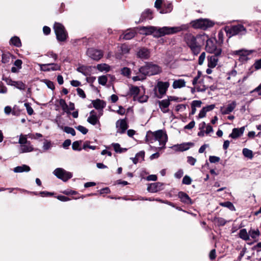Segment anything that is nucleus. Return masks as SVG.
<instances>
[{
	"mask_svg": "<svg viewBox=\"0 0 261 261\" xmlns=\"http://www.w3.org/2000/svg\"><path fill=\"white\" fill-rule=\"evenodd\" d=\"M75 128L84 135L86 134L88 131V129L82 125H79Z\"/></svg>",
	"mask_w": 261,
	"mask_h": 261,
	"instance_id": "obj_50",
	"label": "nucleus"
},
{
	"mask_svg": "<svg viewBox=\"0 0 261 261\" xmlns=\"http://www.w3.org/2000/svg\"><path fill=\"white\" fill-rule=\"evenodd\" d=\"M77 70L79 72L82 73L85 75H87L88 74V68L85 66H81L77 68Z\"/></svg>",
	"mask_w": 261,
	"mask_h": 261,
	"instance_id": "obj_45",
	"label": "nucleus"
},
{
	"mask_svg": "<svg viewBox=\"0 0 261 261\" xmlns=\"http://www.w3.org/2000/svg\"><path fill=\"white\" fill-rule=\"evenodd\" d=\"M24 106L27 109L28 114L29 115H32L34 113V110L31 107L30 104L29 103L27 102L24 104Z\"/></svg>",
	"mask_w": 261,
	"mask_h": 261,
	"instance_id": "obj_46",
	"label": "nucleus"
},
{
	"mask_svg": "<svg viewBox=\"0 0 261 261\" xmlns=\"http://www.w3.org/2000/svg\"><path fill=\"white\" fill-rule=\"evenodd\" d=\"M116 127L117 128V133L121 134L125 132L128 128V125L125 119H120L117 121Z\"/></svg>",
	"mask_w": 261,
	"mask_h": 261,
	"instance_id": "obj_16",
	"label": "nucleus"
},
{
	"mask_svg": "<svg viewBox=\"0 0 261 261\" xmlns=\"http://www.w3.org/2000/svg\"><path fill=\"white\" fill-rule=\"evenodd\" d=\"M135 34L136 33L134 31H129L128 32H126L124 34L121 35L120 37V39L123 38L124 39L129 40L134 37Z\"/></svg>",
	"mask_w": 261,
	"mask_h": 261,
	"instance_id": "obj_33",
	"label": "nucleus"
},
{
	"mask_svg": "<svg viewBox=\"0 0 261 261\" xmlns=\"http://www.w3.org/2000/svg\"><path fill=\"white\" fill-rule=\"evenodd\" d=\"M176 99V98L173 96H168V99H163L159 101V106L161 111L165 113L169 111L168 107L170 104L171 101H173Z\"/></svg>",
	"mask_w": 261,
	"mask_h": 261,
	"instance_id": "obj_11",
	"label": "nucleus"
},
{
	"mask_svg": "<svg viewBox=\"0 0 261 261\" xmlns=\"http://www.w3.org/2000/svg\"><path fill=\"white\" fill-rule=\"evenodd\" d=\"M38 65L40 67V70L43 71H49L50 70L55 71L60 69V66L54 63L45 64H38Z\"/></svg>",
	"mask_w": 261,
	"mask_h": 261,
	"instance_id": "obj_15",
	"label": "nucleus"
},
{
	"mask_svg": "<svg viewBox=\"0 0 261 261\" xmlns=\"http://www.w3.org/2000/svg\"><path fill=\"white\" fill-rule=\"evenodd\" d=\"M102 115V113L100 114L99 116L97 115L96 113L92 110L90 113V116L87 119V121L92 125H95L97 123H99V118Z\"/></svg>",
	"mask_w": 261,
	"mask_h": 261,
	"instance_id": "obj_17",
	"label": "nucleus"
},
{
	"mask_svg": "<svg viewBox=\"0 0 261 261\" xmlns=\"http://www.w3.org/2000/svg\"><path fill=\"white\" fill-rule=\"evenodd\" d=\"M80 142H81V141L79 142L77 141L74 142L72 145V149L74 150H81V148H79L80 145Z\"/></svg>",
	"mask_w": 261,
	"mask_h": 261,
	"instance_id": "obj_49",
	"label": "nucleus"
},
{
	"mask_svg": "<svg viewBox=\"0 0 261 261\" xmlns=\"http://www.w3.org/2000/svg\"><path fill=\"white\" fill-rule=\"evenodd\" d=\"M239 236L241 239L245 241L249 240V231L247 232L245 228L242 229L240 230Z\"/></svg>",
	"mask_w": 261,
	"mask_h": 261,
	"instance_id": "obj_32",
	"label": "nucleus"
},
{
	"mask_svg": "<svg viewBox=\"0 0 261 261\" xmlns=\"http://www.w3.org/2000/svg\"><path fill=\"white\" fill-rule=\"evenodd\" d=\"M205 57H206V54L204 52H203L200 54V56L199 57V59H198V64L199 65H202L203 64L204 61L205 59Z\"/></svg>",
	"mask_w": 261,
	"mask_h": 261,
	"instance_id": "obj_47",
	"label": "nucleus"
},
{
	"mask_svg": "<svg viewBox=\"0 0 261 261\" xmlns=\"http://www.w3.org/2000/svg\"><path fill=\"white\" fill-rule=\"evenodd\" d=\"M219 56L214 54V55L207 57V66L209 68H214L217 66Z\"/></svg>",
	"mask_w": 261,
	"mask_h": 261,
	"instance_id": "obj_20",
	"label": "nucleus"
},
{
	"mask_svg": "<svg viewBox=\"0 0 261 261\" xmlns=\"http://www.w3.org/2000/svg\"><path fill=\"white\" fill-rule=\"evenodd\" d=\"M188 28V24H182L179 27H164L162 28L150 26L148 27H142L140 28V31L141 33L146 35L153 34L155 37H160L166 35H171L182 31L187 30Z\"/></svg>",
	"mask_w": 261,
	"mask_h": 261,
	"instance_id": "obj_1",
	"label": "nucleus"
},
{
	"mask_svg": "<svg viewBox=\"0 0 261 261\" xmlns=\"http://www.w3.org/2000/svg\"><path fill=\"white\" fill-rule=\"evenodd\" d=\"M246 29L243 25L238 24L236 25H231L229 28V38L234 35L245 34Z\"/></svg>",
	"mask_w": 261,
	"mask_h": 261,
	"instance_id": "obj_12",
	"label": "nucleus"
},
{
	"mask_svg": "<svg viewBox=\"0 0 261 261\" xmlns=\"http://www.w3.org/2000/svg\"><path fill=\"white\" fill-rule=\"evenodd\" d=\"M144 153L143 152H139V153H138L137 155H136V158H133L132 159V161L133 162V163L135 164H136L137 163H138V157L139 156H141L142 158H143L144 157Z\"/></svg>",
	"mask_w": 261,
	"mask_h": 261,
	"instance_id": "obj_56",
	"label": "nucleus"
},
{
	"mask_svg": "<svg viewBox=\"0 0 261 261\" xmlns=\"http://www.w3.org/2000/svg\"><path fill=\"white\" fill-rule=\"evenodd\" d=\"M200 77V73L198 72L197 75H196L193 79L192 81V84L194 86H195L197 83Z\"/></svg>",
	"mask_w": 261,
	"mask_h": 261,
	"instance_id": "obj_62",
	"label": "nucleus"
},
{
	"mask_svg": "<svg viewBox=\"0 0 261 261\" xmlns=\"http://www.w3.org/2000/svg\"><path fill=\"white\" fill-rule=\"evenodd\" d=\"M152 18L151 12L149 10H147L142 14L140 20V21H143L147 19H151Z\"/></svg>",
	"mask_w": 261,
	"mask_h": 261,
	"instance_id": "obj_31",
	"label": "nucleus"
},
{
	"mask_svg": "<svg viewBox=\"0 0 261 261\" xmlns=\"http://www.w3.org/2000/svg\"><path fill=\"white\" fill-rule=\"evenodd\" d=\"M249 240L250 238L254 241L256 242L258 240V238L260 235V231L258 229H252L250 228L249 230Z\"/></svg>",
	"mask_w": 261,
	"mask_h": 261,
	"instance_id": "obj_22",
	"label": "nucleus"
},
{
	"mask_svg": "<svg viewBox=\"0 0 261 261\" xmlns=\"http://www.w3.org/2000/svg\"><path fill=\"white\" fill-rule=\"evenodd\" d=\"M129 93L133 96L134 100H137L140 102H146L148 98V96L144 94V92L142 93V95H139V94L142 93L140 88L137 86H132L129 89Z\"/></svg>",
	"mask_w": 261,
	"mask_h": 261,
	"instance_id": "obj_4",
	"label": "nucleus"
},
{
	"mask_svg": "<svg viewBox=\"0 0 261 261\" xmlns=\"http://www.w3.org/2000/svg\"><path fill=\"white\" fill-rule=\"evenodd\" d=\"M93 107L97 110H102L106 106V103L102 100L97 99L92 102Z\"/></svg>",
	"mask_w": 261,
	"mask_h": 261,
	"instance_id": "obj_26",
	"label": "nucleus"
},
{
	"mask_svg": "<svg viewBox=\"0 0 261 261\" xmlns=\"http://www.w3.org/2000/svg\"><path fill=\"white\" fill-rule=\"evenodd\" d=\"M205 34L199 35L195 37L191 34H187L185 36V41L194 55H197L201 50V46L206 39Z\"/></svg>",
	"mask_w": 261,
	"mask_h": 261,
	"instance_id": "obj_2",
	"label": "nucleus"
},
{
	"mask_svg": "<svg viewBox=\"0 0 261 261\" xmlns=\"http://www.w3.org/2000/svg\"><path fill=\"white\" fill-rule=\"evenodd\" d=\"M97 69L100 71H109L110 70V67L107 64H100L97 65Z\"/></svg>",
	"mask_w": 261,
	"mask_h": 261,
	"instance_id": "obj_36",
	"label": "nucleus"
},
{
	"mask_svg": "<svg viewBox=\"0 0 261 261\" xmlns=\"http://www.w3.org/2000/svg\"><path fill=\"white\" fill-rule=\"evenodd\" d=\"M163 184L161 182H154L150 184L147 187V190L152 193L157 192L162 190Z\"/></svg>",
	"mask_w": 261,
	"mask_h": 261,
	"instance_id": "obj_19",
	"label": "nucleus"
},
{
	"mask_svg": "<svg viewBox=\"0 0 261 261\" xmlns=\"http://www.w3.org/2000/svg\"><path fill=\"white\" fill-rule=\"evenodd\" d=\"M206 38L207 39L205 40V42H206L205 46L206 50L211 54L220 55L221 49L219 48H217L216 40L214 39L209 38L207 35H206Z\"/></svg>",
	"mask_w": 261,
	"mask_h": 261,
	"instance_id": "obj_5",
	"label": "nucleus"
},
{
	"mask_svg": "<svg viewBox=\"0 0 261 261\" xmlns=\"http://www.w3.org/2000/svg\"><path fill=\"white\" fill-rule=\"evenodd\" d=\"M146 141L148 143H153L155 142L154 132H147L146 136Z\"/></svg>",
	"mask_w": 261,
	"mask_h": 261,
	"instance_id": "obj_30",
	"label": "nucleus"
},
{
	"mask_svg": "<svg viewBox=\"0 0 261 261\" xmlns=\"http://www.w3.org/2000/svg\"><path fill=\"white\" fill-rule=\"evenodd\" d=\"M206 129L204 130L205 134L208 135L211 133L213 132V127L210 125H207L206 126Z\"/></svg>",
	"mask_w": 261,
	"mask_h": 261,
	"instance_id": "obj_63",
	"label": "nucleus"
},
{
	"mask_svg": "<svg viewBox=\"0 0 261 261\" xmlns=\"http://www.w3.org/2000/svg\"><path fill=\"white\" fill-rule=\"evenodd\" d=\"M61 128L63 129V130L65 133H66L67 134H70L71 135H72L73 136H74L76 134L75 130L72 127H68V126H65V127H63L62 126V127H61Z\"/></svg>",
	"mask_w": 261,
	"mask_h": 261,
	"instance_id": "obj_41",
	"label": "nucleus"
},
{
	"mask_svg": "<svg viewBox=\"0 0 261 261\" xmlns=\"http://www.w3.org/2000/svg\"><path fill=\"white\" fill-rule=\"evenodd\" d=\"M107 77L105 75L99 76L98 79V83L102 85H105L107 82Z\"/></svg>",
	"mask_w": 261,
	"mask_h": 261,
	"instance_id": "obj_44",
	"label": "nucleus"
},
{
	"mask_svg": "<svg viewBox=\"0 0 261 261\" xmlns=\"http://www.w3.org/2000/svg\"><path fill=\"white\" fill-rule=\"evenodd\" d=\"M178 197L180 199V200L185 203L189 204L191 203V199L189 196L185 193L183 192H180L178 193Z\"/></svg>",
	"mask_w": 261,
	"mask_h": 261,
	"instance_id": "obj_28",
	"label": "nucleus"
},
{
	"mask_svg": "<svg viewBox=\"0 0 261 261\" xmlns=\"http://www.w3.org/2000/svg\"><path fill=\"white\" fill-rule=\"evenodd\" d=\"M245 130V127H241L239 128H234L232 129V133L229 135L232 138H237L243 135Z\"/></svg>",
	"mask_w": 261,
	"mask_h": 261,
	"instance_id": "obj_24",
	"label": "nucleus"
},
{
	"mask_svg": "<svg viewBox=\"0 0 261 261\" xmlns=\"http://www.w3.org/2000/svg\"><path fill=\"white\" fill-rule=\"evenodd\" d=\"M59 105L65 112L68 113V106L67 105L65 100L60 99L59 100Z\"/></svg>",
	"mask_w": 261,
	"mask_h": 261,
	"instance_id": "obj_40",
	"label": "nucleus"
},
{
	"mask_svg": "<svg viewBox=\"0 0 261 261\" xmlns=\"http://www.w3.org/2000/svg\"><path fill=\"white\" fill-rule=\"evenodd\" d=\"M242 152L245 157L248 158L249 159H252L253 156L252 151L247 148H244Z\"/></svg>",
	"mask_w": 261,
	"mask_h": 261,
	"instance_id": "obj_39",
	"label": "nucleus"
},
{
	"mask_svg": "<svg viewBox=\"0 0 261 261\" xmlns=\"http://www.w3.org/2000/svg\"><path fill=\"white\" fill-rule=\"evenodd\" d=\"M215 107V106L214 105H211L207 106L206 107H203L202 109V110L200 111L199 115H198V117L199 118H202L204 117L206 115V113L207 112H209V111L213 110L214 109Z\"/></svg>",
	"mask_w": 261,
	"mask_h": 261,
	"instance_id": "obj_25",
	"label": "nucleus"
},
{
	"mask_svg": "<svg viewBox=\"0 0 261 261\" xmlns=\"http://www.w3.org/2000/svg\"><path fill=\"white\" fill-rule=\"evenodd\" d=\"M120 48L121 51V54L122 55L128 54L129 52L130 47L125 44L121 45Z\"/></svg>",
	"mask_w": 261,
	"mask_h": 261,
	"instance_id": "obj_42",
	"label": "nucleus"
},
{
	"mask_svg": "<svg viewBox=\"0 0 261 261\" xmlns=\"http://www.w3.org/2000/svg\"><path fill=\"white\" fill-rule=\"evenodd\" d=\"M150 51L147 48L142 47L138 49L137 56L141 59H147L150 57Z\"/></svg>",
	"mask_w": 261,
	"mask_h": 261,
	"instance_id": "obj_18",
	"label": "nucleus"
},
{
	"mask_svg": "<svg viewBox=\"0 0 261 261\" xmlns=\"http://www.w3.org/2000/svg\"><path fill=\"white\" fill-rule=\"evenodd\" d=\"M76 91H77V93L79 96H80L82 98L86 97V94H85L84 91L82 89L78 88L76 89Z\"/></svg>",
	"mask_w": 261,
	"mask_h": 261,
	"instance_id": "obj_60",
	"label": "nucleus"
},
{
	"mask_svg": "<svg viewBox=\"0 0 261 261\" xmlns=\"http://www.w3.org/2000/svg\"><path fill=\"white\" fill-rule=\"evenodd\" d=\"M54 29L58 40L64 41L66 39L67 33L65 31L64 27L61 23L56 22L54 24Z\"/></svg>",
	"mask_w": 261,
	"mask_h": 261,
	"instance_id": "obj_6",
	"label": "nucleus"
},
{
	"mask_svg": "<svg viewBox=\"0 0 261 261\" xmlns=\"http://www.w3.org/2000/svg\"><path fill=\"white\" fill-rule=\"evenodd\" d=\"M121 73L124 76H125L127 77H129L131 73V71L130 69L127 67H123L121 70Z\"/></svg>",
	"mask_w": 261,
	"mask_h": 261,
	"instance_id": "obj_43",
	"label": "nucleus"
},
{
	"mask_svg": "<svg viewBox=\"0 0 261 261\" xmlns=\"http://www.w3.org/2000/svg\"><path fill=\"white\" fill-rule=\"evenodd\" d=\"M139 71L141 75L133 76L132 79L135 82L144 80L146 75L150 76L157 74L161 72V69L156 64L147 63L145 65L139 68Z\"/></svg>",
	"mask_w": 261,
	"mask_h": 261,
	"instance_id": "obj_3",
	"label": "nucleus"
},
{
	"mask_svg": "<svg viewBox=\"0 0 261 261\" xmlns=\"http://www.w3.org/2000/svg\"><path fill=\"white\" fill-rule=\"evenodd\" d=\"M27 137V135L21 134L19 136L18 143L20 144V146L30 142V141H28Z\"/></svg>",
	"mask_w": 261,
	"mask_h": 261,
	"instance_id": "obj_37",
	"label": "nucleus"
},
{
	"mask_svg": "<svg viewBox=\"0 0 261 261\" xmlns=\"http://www.w3.org/2000/svg\"><path fill=\"white\" fill-rule=\"evenodd\" d=\"M186 82L184 79H178L173 81L172 87L173 89H179L186 87Z\"/></svg>",
	"mask_w": 261,
	"mask_h": 261,
	"instance_id": "obj_23",
	"label": "nucleus"
},
{
	"mask_svg": "<svg viewBox=\"0 0 261 261\" xmlns=\"http://www.w3.org/2000/svg\"><path fill=\"white\" fill-rule=\"evenodd\" d=\"M87 55L94 60H99L103 56V53L100 50L89 48L87 51Z\"/></svg>",
	"mask_w": 261,
	"mask_h": 261,
	"instance_id": "obj_13",
	"label": "nucleus"
},
{
	"mask_svg": "<svg viewBox=\"0 0 261 261\" xmlns=\"http://www.w3.org/2000/svg\"><path fill=\"white\" fill-rule=\"evenodd\" d=\"M22 61L19 59L16 60L14 62V65L18 67V69L21 68Z\"/></svg>",
	"mask_w": 261,
	"mask_h": 261,
	"instance_id": "obj_64",
	"label": "nucleus"
},
{
	"mask_svg": "<svg viewBox=\"0 0 261 261\" xmlns=\"http://www.w3.org/2000/svg\"><path fill=\"white\" fill-rule=\"evenodd\" d=\"M3 80L5 81L7 85L13 86L14 81L9 77H3Z\"/></svg>",
	"mask_w": 261,
	"mask_h": 261,
	"instance_id": "obj_54",
	"label": "nucleus"
},
{
	"mask_svg": "<svg viewBox=\"0 0 261 261\" xmlns=\"http://www.w3.org/2000/svg\"><path fill=\"white\" fill-rule=\"evenodd\" d=\"M13 86L19 90H24L26 85L21 81H14Z\"/></svg>",
	"mask_w": 261,
	"mask_h": 261,
	"instance_id": "obj_38",
	"label": "nucleus"
},
{
	"mask_svg": "<svg viewBox=\"0 0 261 261\" xmlns=\"http://www.w3.org/2000/svg\"><path fill=\"white\" fill-rule=\"evenodd\" d=\"M195 125V122L194 121H192L188 124L186 125L184 128L186 129H191L193 128Z\"/></svg>",
	"mask_w": 261,
	"mask_h": 261,
	"instance_id": "obj_58",
	"label": "nucleus"
},
{
	"mask_svg": "<svg viewBox=\"0 0 261 261\" xmlns=\"http://www.w3.org/2000/svg\"><path fill=\"white\" fill-rule=\"evenodd\" d=\"M202 102L200 100H194L192 101L191 104V107H194L196 108V107H200Z\"/></svg>",
	"mask_w": 261,
	"mask_h": 261,
	"instance_id": "obj_59",
	"label": "nucleus"
},
{
	"mask_svg": "<svg viewBox=\"0 0 261 261\" xmlns=\"http://www.w3.org/2000/svg\"><path fill=\"white\" fill-rule=\"evenodd\" d=\"M155 141L159 142L160 148H163L165 146L168 137L166 132L162 129H160L154 132Z\"/></svg>",
	"mask_w": 261,
	"mask_h": 261,
	"instance_id": "obj_9",
	"label": "nucleus"
},
{
	"mask_svg": "<svg viewBox=\"0 0 261 261\" xmlns=\"http://www.w3.org/2000/svg\"><path fill=\"white\" fill-rule=\"evenodd\" d=\"M54 174L59 179L66 181L72 177V174L63 168H58L54 171Z\"/></svg>",
	"mask_w": 261,
	"mask_h": 261,
	"instance_id": "obj_10",
	"label": "nucleus"
},
{
	"mask_svg": "<svg viewBox=\"0 0 261 261\" xmlns=\"http://www.w3.org/2000/svg\"><path fill=\"white\" fill-rule=\"evenodd\" d=\"M34 150V148L31 145V142L22 145L20 146V152L25 153L30 152Z\"/></svg>",
	"mask_w": 261,
	"mask_h": 261,
	"instance_id": "obj_27",
	"label": "nucleus"
},
{
	"mask_svg": "<svg viewBox=\"0 0 261 261\" xmlns=\"http://www.w3.org/2000/svg\"><path fill=\"white\" fill-rule=\"evenodd\" d=\"M169 85L170 84L168 82H158L154 88V91L158 90V93H156V97L161 98L163 95H165Z\"/></svg>",
	"mask_w": 261,
	"mask_h": 261,
	"instance_id": "obj_8",
	"label": "nucleus"
},
{
	"mask_svg": "<svg viewBox=\"0 0 261 261\" xmlns=\"http://www.w3.org/2000/svg\"><path fill=\"white\" fill-rule=\"evenodd\" d=\"M10 44L16 47H20L21 45V43L20 39L16 36H14L11 39Z\"/></svg>",
	"mask_w": 261,
	"mask_h": 261,
	"instance_id": "obj_34",
	"label": "nucleus"
},
{
	"mask_svg": "<svg viewBox=\"0 0 261 261\" xmlns=\"http://www.w3.org/2000/svg\"><path fill=\"white\" fill-rule=\"evenodd\" d=\"M214 22L207 19H199L191 22L192 27L196 29L206 30L213 26Z\"/></svg>",
	"mask_w": 261,
	"mask_h": 261,
	"instance_id": "obj_7",
	"label": "nucleus"
},
{
	"mask_svg": "<svg viewBox=\"0 0 261 261\" xmlns=\"http://www.w3.org/2000/svg\"><path fill=\"white\" fill-rule=\"evenodd\" d=\"M192 182V179L190 176L186 175L182 179V184L185 185H190Z\"/></svg>",
	"mask_w": 261,
	"mask_h": 261,
	"instance_id": "obj_48",
	"label": "nucleus"
},
{
	"mask_svg": "<svg viewBox=\"0 0 261 261\" xmlns=\"http://www.w3.org/2000/svg\"><path fill=\"white\" fill-rule=\"evenodd\" d=\"M45 83L46 85V86L48 87V88L54 90L55 89V86L51 81H48V80H45Z\"/></svg>",
	"mask_w": 261,
	"mask_h": 261,
	"instance_id": "obj_55",
	"label": "nucleus"
},
{
	"mask_svg": "<svg viewBox=\"0 0 261 261\" xmlns=\"http://www.w3.org/2000/svg\"><path fill=\"white\" fill-rule=\"evenodd\" d=\"M184 174V172L182 170H178L174 174V176L177 178H181Z\"/></svg>",
	"mask_w": 261,
	"mask_h": 261,
	"instance_id": "obj_61",
	"label": "nucleus"
},
{
	"mask_svg": "<svg viewBox=\"0 0 261 261\" xmlns=\"http://www.w3.org/2000/svg\"><path fill=\"white\" fill-rule=\"evenodd\" d=\"M254 52V50L240 49L233 51L231 54L239 56L240 60L246 61L248 60L247 56Z\"/></svg>",
	"mask_w": 261,
	"mask_h": 261,
	"instance_id": "obj_14",
	"label": "nucleus"
},
{
	"mask_svg": "<svg viewBox=\"0 0 261 261\" xmlns=\"http://www.w3.org/2000/svg\"><path fill=\"white\" fill-rule=\"evenodd\" d=\"M51 147L50 142L48 141L47 140H45L43 143V148L45 150H47L49 149Z\"/></svg>",
	"mask_w": 261,
	"mask_h": 261,
	"instance_id": "obj_52",
	"label": "nucleus"
},
{
	"mask_svg": "<svg viewBox=\"0 0 261 261\" xmlns=\"http://www.w3.org/2000/svg\"><path fill=\"white\" fill-rule=\"evenodd\" d=\"M187 162L189 164L193 166L195 165L196 160L192 156H188L187 158Z\"/></svg>",
	"mask_w": 261,
	"mask_h": 261,
	"instance_id": "obj_57",
	"label": "nucleus"
},
{
	"mask_svg": "<svg viewBox=\"0 0 261 261\" xmlns=\"http://www.w3.org/2000/svg\"><path fill=\"white\" fill-rule=\"evenodd\" d=\"M114 150L117 153H122L127 150L126 148H121L118 143H113L112 144Z\"/></svg>",
	"mask_w": 261,
	"mask_h": 261,
	"instance_id": "obj_35",
	"label": "nucleus"
},
{
	"mask_svg": "<svg viewBox=\"0 0 261 261\" xmlns=\"http://www.w3.org/2000/svg\"><path fill=\"white\" fill-rule=\"evenodd\" d=\"M209 161L212 163H215L219 162L220 158L216 156H210L209 157Z\"/></svg>",
	"mask_w": 261,
	"mask_h": 261,
	"instance_id": "obj_53",
	"label": "nucleus"
},
{
	"mask_svg": "<svg viewBox=\"0 0 261 261\" xmlns=\"http://www.w3.org/2000/svg\"><path fill=\"white\" fill-rule=\"evenodd\" d=\"M31 170L30 167L26 165H23L20 166H17L14 168L13 171L15 173H20L22 172H29Z\"/></svg>",
	"mask_w": 261,
	"mask_h": 261,
	"instance_id": "obj_29",
	"label": "nucleus"
},
{
	"mask_svg": "<svg viewBox=\"0 0 261 261\" xmlns=\"http://www.w3.org/2000/svg\"><path fill=\"white\" fill-rule=\"evenodd\" d=\"M254 68L256 70H259L261 68V58L259 60L255 61L253 64Z\"/></svg>",
	"mask_w": 261,
	"mask_h": 261,
	"instance_id": "obj_51",
	"label": "nucleus"
},
{
	"mask_svg": "<svg viewBox=\"0 0 261 261\" xmlns=\"http://www.w3.org/2000/svg\"><path fill=\"white\" fill-rule=\"evenodd\" d=\"M193 144L192 143H186L180 144L175 145L172 146V148L175 151H184L187 150L190 148V146H192Z\"/></svg>",
	"mask_w": 261,
	"mask_h": 261,
	"instance_id": "obj_21",
	"label": "nucleus"
}]
</instances>
